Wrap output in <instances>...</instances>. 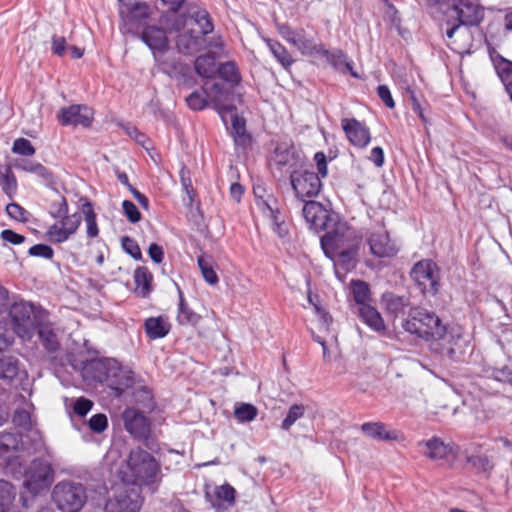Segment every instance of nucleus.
I'll use <instances>...</instances> for the list:
<instances>
[{"label":"nucleus","instance_id":"dca6fc26","mask_svg":"<svg viewBox=\"0 0 512 512\" xmlns=\"http://www.w3.org/2000/svg\"><path fill=\"white\" fill-rule=\"evenodd\" d=\"M142 499L135 491H124L109 499L105 504V512H140Z\"/></svg>","mask_w":512,"mask_h":512},{"label":"nucleus","instance_id":"2eb2a0df","mask_svg":"<svg viewBox=\"0 0 512 512\" xmlns=\"http://www.w3.org/2000/svg\"><path fill=\"white\" fill-rule=\"evenodd\" d=\"M341 126L349 142L358 148H365L371 141L369 128L356 118H344Z\"/></svg>","mask_w":512,"mask_h":512},{"label":"nucleus","instance_id":"ea45409f","mask_svg":"<svg viewBox=\"0 0 512 512\" xmlns=\"http://www.w3.org/2000/svg\"><path fill=\"white\" fill-rule=\"evenodd\" d=\"M82 212L85 216L87 236L89 238H94L98 236L99 229L96 221V214L94 212L92 203L88 199H84V203L82 205Z\"/></svg>","mask_w":512,"mask_h":512},{"label":"nucleus","instance_id":"69168bd1","mask_svg":"<svg viewBox=\"0 0 512 512\" xmlns=\"http://www.w3.org/2000/svg\"><path fill=\"white\" fill-rule=\"evenodd\" d=\"M13 423L25 430L31 429V415L25 409H17L12 417Z\"/></svg>","mask_w":512,"mask_h":512},{"label":"nucleus","instance_id":"6e6552de","mask_svg":"<svg viewBox=\"0 0 512 512\" xmlns=\"http://www.w3.org/2000/svg\"><path fill=\"white\" fill-rule=\"evenodd\" d=\"M451 18L456 19L458 24L450 27V40L454 38L460 26L478 25L484 18V9L479 0H453L450 7Z\"/></svg>","mask_w":512,"mask_h":512},{"label":"nucleus","instance_id":"39448f33","mask_svg":"<svg viewBox=\"0 0 512 512\" xmlns=\"http://www.w3.org/2000/svg\"><path fill=\"white\" fill-rule=\"evenodd\" d=\"M46 310L41 306L20 300L9 306V316L15 333L23 339H31L35 333V325L43 319Z\"/></svg>","mask_w":512,"mask_h":512},{"label":"nucleus","instance_id":"4be33fe9","mask_svg":"<svg viewBox=\"0 0 512 512\" xmlns=\"http://www.w3.org/2000/svg\"><path fill=\"white\" fill-rule=\"evenodd\" d=\"M205 94L207 95L208 101L210 100L212 102L214 109L222 118L224 114L232 113L237 110L234 104H224L227 91L222 84L213 83L211 86L205 88Z\"/></svg>","mask_w":512,"mask_h":512},{"label":"nucleus","instance_id":"de8ad7c7","mask_svg":"<svg viewBox=\"0 0 512 512\" xmlns=\"http://www.w3.org/2000/svg\"><path fill=\"white\" fill-rule=\"evenodd\" d=\"M305 413V406L303 404H293L289 407L286 417L281 423V428L288 431L297 420L302 418Z\"/></svg>","mask_w":512,"mask_h":512},{"label":"nucleus","instance_id":"f03ea898","mask_svg":"<svg viewBox=\"0 0 512 512\" xmlns=\"http://www.w3.org/2000/svg\"><path fill=\"white\" fill-rule=\"evenodd\" d=\"M302 209L303 217L309 228L315 232L327 231L321 237V246L327 254L328 249H340L345 242V234L340 232L339 229H332L331 223L333 222L329 210H327L320 202L314 200H305Z\"/></svg>","mask_w":512,"mask_h":512},{"label":"nucleus","instance_id":"4c0bfd02","mask_svg":"<svg viewBox=\"0 0 512 512\" xmlns=\"http://www.w3.org/2000/svg\"><path fill=\"white\" fill-rule=\"evenodd\" d=\"M180 183L182 186V190L187 196V199H183V202L186 206L192 207L194 203V199L196 196L195 189L192 185V180L190 176V171L187 167L183 166L179 171Z\"/></svg>","mask_w":512,"mask_h":512},{"label":"nucleus","instance_id":"a211bd4d","mask_svg":"<svg viewBox=\"0 0 512 512\" xmlns=\"http://www.w3.org/2000/svg\"><path fill=\"white\" fill-rule=\"evenodd\" d=\"M381 304L386 313L393 318L403 316L406 311L410 313V309L414 308L408 295H398L389 291L382 294Z\"/></svg>","mask_w":512,"mask_h":512},{"label":"nucleus","instance_id":"052dcab7","mask_svg":"<svg viewBox=\"0 0 512 512\" xmlns=\"http://www.w3.org/2000/svg\"><path fill=\"white\" fill-rule=\"evenodd\" d=\"M28 254L33 257H40L50 260L54 256V250L47 244L39 243L31 246L28 250Z\"/></svg>","mask_w":512,"mask_h":512},{"label":"nucleus","instance_id":"b1692460","mask_svg":"<svg viewBox=\"0 0 512 512\" xmlns=\"http://www.w3.org/2000/svg\"><path fill=\"white\" fill-rule=\"evenodd\" d=\"M293 46L296 47L302 55L316 56L317 53H327L323 44L318 43L314 38L307 37L303 28L297 29V34Z\"/></svg>","mask_w":512,"mask_h":512},{"label":"nucleus","instance_id":"e433bc0d","mask_svg":"<svg viewBox=\"0 0 512 512\" xmlns=\"http://www.w3.org/2000/svg\"><path fill=\"white\" fill-rule=\"evenodd\" d=\"M21 443V436L17 433L4 432L0 434V457H8V454L17 451Z\"/></svg>","mask_w":512,"mask_h":512},{"label":"nucleus","instance_id":"338daca9","mask_svg":"<svg viewBox=\"0 0 512 512\" xmlns=\"http://www.w3.org/2000/svg\"><path fill=\"white\" fill-rule=\"evenodd\" d=\"M216 497L228 504H233L235 501L236 490L230 484H223L216 489Z\"/></svg>","mask_w":512,"mask_h":512},{"label":"nucleus","instance_id":"c03bdc74","mask_svg":"<svg viewBox=\"0 0 512 512\" xmlns=\"http://www.w3.org/2000/svg\"><path fill=\"white\" fill-rule=\"evenodd\" d=\"M18 371V359L14 357L0 359V379L11 381L17 377Z\"/></svg>","mask_w":512,"mask_h":512},{"label":"nucleus","instance_id":"774afa93","mask_svg":"<svg viewBox=\"0 0 512 512\" xmlns=\"http://www.w3.org/2000/svg\"><path fill=\"white\" fill-rule=\"evenodd\" d=\"M93 407V402L85 397L78 398L74 405L73 411L79 417H85Z\"/></svg>","mask_w":512,"mask_h":512},{"label":"nucleus","instance_id":"9d476101","mask_svg":"<svg viewBox=\"0 0 512 512\" xmlns=\"http://www.w3.org/2000/svg\"><path fill=\"white\" fill-rule=\"evenodd\" d=\"M290 182L296 198L300 201L317 197L323 187L319 174H316L312 166L310 169L293 170L290 174Z\"/></svg>","mask_w":512,"mask_h":512},{"label":"nucleus","instance_id":"a878e982","mask_svg":"<svg viewBox=\"0 0 512 512\" xmlns=\"http://www.w3.org/2000/svg\"><path fill=\"white\" fill-rule=\"evenodd\" d=\"M144 330L150 340H156L169 334L171 324L164 316L149 317L144 321Z\"/></svg>","mask_w":512,"mask_h":512},{"label":"nucleus","instance_id":"c9c22d12","mask_svg":"<svg viewBox=\"0 0 512 512\" xmlns=\"http://www.w3.org/2000/svg\"><path fill=\"white\" fill-rule=\"evenodd\" d=\"M198 267L201 271V274L204 280L209 285H215L219 282V278L217 273L214 270V260L209 255H201L197 259Z\"/></svg>","mask_w":512,"mask_h":512},{"label":"nucleus","instance_id":"4d7b16f0","mask_svg":"<svg viewBox=\"0 0 512 512\" xmlns=\"http://www.w3.org/2000/svg\"><path fill=\"white\" fill-rule=\"evenodd\" d=\"M273 203H276V200L272 196H269V198L263 200L262 203H258V206L262 208V211L264 213L266 212V210L269 212L272 224H275L281 222V220L284 219L281 217L279 209L275 207Z\"/></svg>","mask_w":512,"mask_h":512},{"label":"nucleus","instance_id":"3c124183","mask_svg":"<svg viewBox=\"0 0 512 512\" xmlns=\"http://www.w3.org/2000/svg\"><path fill=\"white\" fill-rule=\"evenodd\" d=\"M316 56H322V57H325L327 59V61L333 65L334 67H337L339 64H345V66L349 69V70H352V65L350 62L346 61V54L342 51V50H336L334 52H330L328 49H327V53H317ZM351 74L353 76H356V74L351 71Z\"/></svg>","mask_w":512,"mask_h":512},{"label":"nucleus","instance_id":"09e8293b","mask_svg":"<svg viewBox=\"0 0 512 512\" xmlns=\"http://www.w3.org/2000/svg\"><path fill=\"white\" fill-rule=\"evenodd\" d=\"M257 408L250 403H241L235 407L234 416L239 422H251L257 416Z\"/></svg>","mask_w":512,"mask_h":512},{"label":"nucleus","instance_id":"5701e85b","mask_svg":"<svg viewBox=\"0 0 512 512\" xmlns=\"http://www.w3.org/2000/svg\"><path fill=\"white\" fill-rule=\"evenodd\" d=\"M362 432L369 438L376 441H397L399 432L397 430H387L382 422H365L361 425Z\"/></svg>","mask_w":512,"mask_h":512},{"label":"nucleus","instance_id":"a19ab883","mask_svg":"<svg viewBox=\"0 0 512 512\" xmlns=\"http://www.w3.org/2000/svg\"><path fill=\"white\" fill-rule=\"evenodd\" d=\"M452 342L459 350V353L462 354L465 352V348L469 345L470 335L461 325L455 324L450 327V344Z\"/></svg>","mask_w":512,"mask_h":512},{"label":"nucleus","instance_id":"7ed1b4c3","mask_svg":"<svg viewBox=\"0 0 512 512\" xmlns=\"http://www.w3.org/2000/svg\"><path fill=\"white\" fill-rule=\"evenodd\" d=\"M402 327L406 332L425 340L442 338L447 330L435 313L419 307L410 309L409 318Z\"/></svg>","mask_w":512,"mask_h":512},{"label":"nucleus","instance_id":"e2e57ef3","mask_svg":"<svg viewBox=\"0 0 512 512\" xmlns=\"http://www.w3.org/2000/svg\"><path fill=\"white\" fill-rule=\"evenodd\" d=\"M122 209H123L124 215L127 217V219L131 223L135 224L141 220L142 215H141L139 209L137 208V206L132 201L124 200L122 202Z\"/></svg>","mask_w":512,"mask_h":512},{"label":"nucleus","instance_id":"20e7f679","mask_svg":"<svg viewBox=\"0 0 512 512\" xmlns=\"http://www.w3.org/2000/svg\"><path fill=\"white\" fill-rule=\"evenodd\" d=\"M128 467L132 475L142 484L156 490L161 482V467L155 457L142 448L131 450Z\"/></svg>","mask_w":512,"mask_h":512},{"label":"nucleus","instance_id":"423d86ee","mask_svg":"<svg viewBox=\"0 0 512 512\" xmlns=\"http://www.w3.org/2000/svg\"><path fill=\"white\" fill-rule=\"evenodd\" d=\"M154 59L159 70L180 85L191 88L196 84L193 69L178 52L169 49L162 53H154Z\"/></svg>","mask_w":512,"mask_h":512},{"label":"nucleus","instance_id":"1a4fd4ad","mask_svg":"<svg viewBox=\"0 0 512 512\" xmlns=\"http://www.w3.org/2000/svg\"><path fill=\"white\" fill-rule=\"evenodd\" d=\"M410 276L423 295L435 296L440 287L439 268L432 260H421L414 264Z\"/></svg>","mask_w":512,"mask_h":512},{"label":"nucleus","instance_id":"58836bf2","mask_svg":"<svg viewBox=\"0 0 512 512\" xmlns=\"http://www.w3.org/2000/svg\"><path fill=\"white\" fill-rule=\"evenodd\" d=\"M351 290L353 300L359 305V307L368 305L367 301L370 300L371 292L369 285L365 281L353 280L351 282Z\"/></svg>","mask_w":512,"mask_h":512},{"label":"nucleus","instance_id":"79ce46f5","mask_svg":"<svg viewBox=\"0 0 512 512\" xmlns=\"http://www.w3.org/2000/svg\"><path fill=\"white\" fill-rule=\"evenodd\" d=\"M0 186L5 194L12 197L17 190V180L10 165L0 170Z\"/></svg>","mask_w":512,"mask_h":512},{"label":"nucleus","instance_id":"8fccbe9b","mask_svg":"<svg viewBox=\"0 0 512 512\" xmlns=\"http://www.w3.org/2000/svg\"><path fill=\"white\" fill-rule=\"evenodd\" d=\"M466 461L479 472L489 474L494 468L492 460L487 455L467 456Z\"/></svg>","mask_w":512,"mask_h":512},{"label":"nucleus","instance_id":"603ef678","mask_svg":"<svg viewBox=\"0 0 512 512\" xmlns=\"http://www.w3.org/2000/svg\"><path fill=\"white\" fill-rule=\"evenodd\" d=\"M33 174L38 176L45 186L55 189L56 178L50 169L38 162Z\"/></svg>","mask_w":512,"mask_h":512},{"label":"nucleus","instance_id":"5fc2aeb1","mask_svg":"<svg viewBox=\"0 0 512 512\" xmlns=\"http://www.w3.org/2000/svg\"><path fill=\"white\" fill-rule=\"evenodd\" d=\"M12 152L22 156H33L36 150L28 139L20 137L14 140Z\"/></svg>","mask_w":512,"mask_h":512},{"label":"nucleus","instance_id":"bf43d9fd","mask_svg":"<svg viewBox=\"0 0 512 512\" xmlns=\"http://www.w3.org/2000/svg\"><path fill=\"white\" fill-rule=\"evenodd\" d=\"M89 429L94 433H102L108 428V419L104 413L93 415L88 421Z\"/></svg>","mask_w":512,"mask_h":512},{"label":"nucleus","instance_id":"4468645a","mask_svg":"<svg viewBox=\"0 0 512 512\" xmlns=\"http://www.w3.org/2000/svg\"><path fill=\"white\" fill-rule=\"evenodd\" d=\"M367 243L370 253L377 258H393L400 250L397 242L391 239L388 231L385 229L371 232L367 236Z\"/></svg>","mask_w":512,"mask_h":512},{"label":"nucleus","instance_id":"0e129e2a","mask_svg":"<svg viewBox=\"0 0 512 512\" xmlns=\"http://www.w3.org/2000/svg\"><path fill=\"white\" fill-rule=\"evenodd\" d=\"M68 214V203L64 196L60 200L51 203L50 215L54 219H62Z\"/></svg>","mask_w":512,"mask_h":512},{"label":"nucleus","instance_id":"680f3d73","mask_svg":"<svg viewBox=\"0 0 512 512\" xmlns=\"http://www.w3.org/2000/svg\"><path fill=\"white\" fill-rule=\"evenodd\" d=\"M82 217L80 213L76 212L72 215H66L61 219V226L64 227L70 235H73L80 226Z\"/></svg>","mask_w":512,"mask_h":512},{"label":"nucleus","instance_id":"f8f14e48","mask_svg":"<svg viewBox=\"0 0 512 512\" xmlns=\"http://www.w3.org/2000/svg\"><path fill=\"white\" fill-rule=\"evenodd\" d=\"M124 429L134 439L147 440L151 435V421L140 410L126 407L121 414Z\"/></svg>","mask_w":512,"mask_h":512},{"label":"nucleus","instance_id":"864d4df0","mask_svg":"<svg viewBox=\"0 0 512 512\" xmlns=\"http://www.w3.org/2000/svg\"><path fill=\"white\" fill-rule=\"evenodd\" d=\"M15 497V490L13 485L6 481L0 480V507L5 508L9 506Z\"/></svg>","mask_w":512,"mask_h":512},{"label":"nucleus","instance_id":"0eeeda50","mask_svg":"<svg viewBox=\"0 0 512 512\" xmlns=\"http://www.w3.org/2000/svg\"><path fill=\"white\" fill-rule=\"evenodd\" d=\"M87 498L86 487L79 482L60 481L52 491V500L61 512H79Z\"/></svg>","mask_w":512,"mask_h":512},{"label":"nucleus","instance_id":"2f4dec72","mask_svg":"<svg viewBox=\"0 0 512 512\" xmlns=\"http://www.w3.org/2000/svg\"><path fill=\"white\" fill-rule=\"evenodd\" d=\"M179 294V302H178V313H177V322L180 325H197L201 316L196 313L193 309L189 307L187 304L183 292L181 290L178 291Z\"/></svg>","mask_w":512,"mask_h":512},{"label":"nucleus","instance_id":"473e14b6","mask_svg":"<svg viewBox=\"0 0 512 512\" xmlns=\"http://www.w3.org/2000/svg\"><path fill=\"white\" fill-rule=\"evenodd\" d=\"M132 401L146 412H153L156 408V402L152 390L147 386H140L133 390Z\"/></svg>","mask_w":512,"mask_h":512},{"label":"nucleus","instance_id":"393cba45","mask_svg":"<svg viewBox=\"0 0 512 512\" xmlns=\"http://www.w3.org/2000/svg\"><path fill=\"white\" fill-rule=\"evenodd\" d=\"M189 18L199 27L197 34L203 38L213 33L215 28L214 20L206 8L201 6L191 7Z\"/></svg>","mask_w":512,"mask_h":512},{"label":"nucleus","instance_id":"bb28decb","mask_svg":"<svg viewBox=\"0 0 512 512\" xmlns=\"http://www.w3.org/2000/svg\"><path fill=\"white\" fill-rule=\"evenodd\" d=\"M203 42L204 38L192 29L179 34L176 41L179 51L185 54L199 52L203 48Z\"/></svg>","mask_w":512,"mask_h":512},{"label":"nucleus","instance_id":"72a5a7b5","mask_svg":"<svg viewBox=\"0 0 512 512\" xmlns=\"http://www.w3.org/2000/svg\"><path fill=\"white\" fill-rule=\"evenodd\" d=\"M223 81L230 84L231 87L238 86L242 77L237 64L234 61H227L220 63L217 67L216 73Z\"/></svg>","mask_w":512,"mask_h":512},{"label":"nucleus","instance_id":"ddd939ff","mask_svg":"<svg viewBox=\"0 0 512 512\" xmlns=\"http://www.w3.org/2000/svg\"><path fill=\"white\" fill-rule=\"evenodd\" d=\"M57 120L62 126L89 128L94 120V111L84 104H72L60 109Z\"/></svg>","mask_w":512,"mask_h":512},{"label":"nucleus","instance_id":"c85d7f7f","mask_svg":"<svg viewBox=\"0 0 512 512\" xmlns=\"http://www.w3.org/2000/svg\"><path fill=\"white\" fill-rule=\"evenodd\" d=\"M263 41L266 43L269 51L276 59V61L285 69L288 70L294 63V59L287 48L278 40L264 37Z\"/></svg>","mask_w":512,"mask_h":512},{"label":"nucleus","instance_id":"13d9d810","mask_svg":"<svg viewBox=\"0 0 512 512\" xmlns=\"http://www.w3.org/2000/svg\"><path fill=\"white\" fill-rule=\"evenodd\" d=\"M5 210H6L7 215L11 219H14V220L22 222V223H25L28 221V217H27L28 211L25 208H23L21 205H19L18 203L12 202V203L7 204Z\"/></svg>","mask_w":512,"mask_h":512},{"label":"nucleus","instance_id":"cd10ccee","mask_svg":"<svg viewBox=\"0 0 512 512\" xmlns=\"http://www.w3.org/2000/svg\"><path fill=\"white\" fill-rule=\"evenodd\" d=\"M358 314L361 320L373 331L384 333L386 326L379 311L371 305H363L358 308Z\"/></svg>","mask_w":512,"mask_h":512},{"label":"nucleus","instance_id":"6ab92c4d","mask_svg":"<svg viewBox=\"0 0 512 512\" xmlns=\"http://www.w3.org/2000/svg\"><path fill=\"white\" fill-rule=\"evenodd\" d=\"M494 70L512 101V61L504 58L495 49L489 50Z\"/></svg>","mask_w":512,"mask_h":512},{"label":"nucleus","instance_id":"7c9ffc66","mask_svg":"<svg viewBox=\"0 0 512 512\" xmlns=\"http://www.w3.org/2000/svg\"><path fill=\"white\" fill-rule=\"evenodd\" d=\"M134 283L136 285V292L141 297H146L152 291L153 275L145 266H139L134 271Z\"/></svg>","mask_w":512,"mask_h":512},{"label":"nucleus","instance_id":"aec40b11","mask_svg":"<svg viewBox=\"0 0 512 512\" xmlns=\"http://www.w3.org/2000/svg\"><path fill=\"white\" fill-rule=\"evenodd\" d=\"M141 40L154 53H162L169 50V40L166 31L158 26L151 25L143 29Z\"/></svg>","mask_w":512,"mask_h":512},{"label":"nucleus","instance_id":"37998d69","mask_svg":"<svg viewBox=\"0 0 512 512\" xmlns=\"http://www.w3.org/2000/svg\"><path fill=\"white\" fill-rule=\"evenodd\" d=\"M426 2L432 18L448 25V0H426Z\"/></svg>","mask_w":512,"mask_h":512},{"label":"nucleus","instance_id":"6e6d98bb","mask_svg":"<svg viewBox=\"0 0 512 512\" xmlns=\"http://www.w3.org/2000/svg\"><path fill=\"white\" fill-rule=\"evenodd\" d=\"M122 249L135 260L142 259V252L136 240L130 236H123L121 239Z\"/></svg>","mask_w":512,"mask_h":512},{"label":"nucleus","instance_id":"f3484780","mask_svg":"<svg viewBox=\"0 0 512 512\" xmlns=\"http://www.w3.org/2000/svg\"><path fill=\"white\" fill-rule=\"evenodd\" d=\"M35 332L38 335L40 343L47 352L54 353L59 350L60 342L58 335L54 325L49 321L48 312H46L43 319L36 323Z\"/></svg>","mask_w":512,"mask_h":512},{"label":"nucleus","instance_id":"c756f323","mask_svg":"<svg viewBox=\"0 0 512 512\" xmlns=\"http://www.w3.org/2000/svg\"><path fill=\"white\" fill-rule=\"evenodd\" d=\"M194 71L202 78H213L217 73L214 53L199 55L194 61Z\"/></svg>","mask_w":512,"mask_h":512},{"label":"nucleus","instance_id":"f257e3e1","mask_svg":"<svg viewBox=\"0 0 512 512\" xmlns=\"http://www.w3.org/2000/svg\"><path fill=\"white\" fill-rule=\"evenodd\" d=\"M81 376L89 385L105 384L115 398H121L135 383L134 373L124 369L120 362L113 358H97L83 362Z\"/></svg>","mask_w":512,"mask_h":512},{"label":"nucleus","instance_id":"a18cd8bd","mask_svg":"<svg viewBox=\"0 0 512 512\" xmlns=\"http://www.w3.org/2000/svg\"><path fill=\"white\" fill-rule=\"evenodd\" d=\"M425 446L428 449L427 456L430 459H443L448 455V446L438 438H432L426 441Z\"/></svg>","mask_w":512,"mask_h":512},{"label":"nucleus","instance_id":"412c9836","mask_svg":"<svg viewBox=\"0 0 512 512\" xmlns=\"http://www.w3.org/2000/svg\"><path fill=\"white\" fill-rule=\"evenodd\" d=\"M359 252V244H352L346 249L339 251L335 257L334 268L338 278L345 276L348 272L355 269L357 265V256Z\"/></svg>","mask_w":512,"mask_h":512},{"label":"nucleus","instance_id":"49530a36","mask_svg":"<svg viewBox=\"0 0 512 512\" xmlns=\"http://www.w3.org/2000/svg\"><path fill=\"white\" fill-rule=\"evenodd\" d=\"M187 106L194 111H201L208 106L207 95L205 94V88L200 91L195 90L190 93L186 99Z\"/></svg>","mask_w":512,"mask_h":512},{"label":"nucleus","instance_id":"f704fd0d","mask_svg":"<svg viewBox=\"0 0 512 512\" xmlns=\"http://www.w3.org/2000/svg\"><path fill=\"white\" fill-rule=\"evenodd\" d=\"M126 7L131 19H146L151 14L150 5L140 0H123L119 1Z\"/></svg>","mask_w":512,"mask_h":512},{"label":"nucleus","instance_id":"9b49d317","mask_svg":"<svg viewBox=\"0 0 512 512\" xmlns=\"http://www.w3.org/2000/svg\"><path fill=\"white\" fill-rule=\"evenodd\" d=\"M53 480L54 470L51 464L44 459L37 458L29 466L24 485L33 495H37L47 490Z\"/></svg>","mask_w":512,"mask_h":512}]
</instances>
